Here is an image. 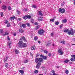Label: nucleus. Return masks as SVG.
<instances>
[{
	"label": "nucleus",
	"instance_id": "obj_1",
	"mask_svg": "<svg viewBox=\"0 0 75 75\" xmlns=\"http://www.w3.org/2000/svg\"><path fill=\"white\" fill-rule=\"evenodd\" d=\"M43 61V60H42V59L41 58H36L35 59V62H36V63H37V65L36 66V67L38 69L40 67V66L41 65V62H42ZM38 62H39V63H38Z\"/></svg>",
	"mask_w": 75,
	"mask_h": 75
},
{
	"label": "nucleus",
	"instance_id": "obj_2",
	"mask_svg": "<svg viewBox=\"0 0 75 75\" xmlns=\"http://www.w3.org/2000/svg\"><path fill=\"white\" fill-rule=\"evenodd\" d=\"M19 45L20 47H27V44L25 43H23V42L21 41H20L18 42Z\"/></svg>",
	"mask_w": 75,
	"mask_h": 75
},
{
	"label": "nucleus",
	"instance_id": "obj_3",
	"mask_svg": "<svg viewBox=\"0 0 75 75\" xmlns=\"http://www.w3.org/2000/svg\"><path fill=\"white\" fill-rule=\"evenodd\" d=\"M58 52L59 53V54L60 55H62L64 54V51L61 49H59L58 50Z\"/></svg>",
	"mask_w": 75,
	"mask_h": 75
},
{
	"label": "nucleus",
	"instance_id": "obj_4",
	"mask_svg": "<svg viewBox=\"0 0 75 75\" xmlns=\"http://www.w3.org/2000/svg\"><path fill=\"white\" fill-rule=\"evenodd\" d=\"M44 32L45 31L43 30H40L38 31V33L40 35H42Z\"/></svg>",
	"mask_w": 75,
	"mask_h": 75
},
{
	"label": "nucleus",
	"instance_id": "obj_5",
	"mask_svg": "<svg viewBox=\"0 0 75 75\" xmlns=\"http://www.w3.org/2000/svg\"><path fill=\"white\" fill-rule=\"evenodd\" d=\"M69 35H74V30H73L71 29V30H68V31L67 33Z\"/></svg>",
	"mask_w": 75,
	"mask_h": 75
},
{
	"label": "nucleus",
	"instance_id": "obj_6",
	"mask_svg": "<svg viewBox=\"0 0 75 75\" xmlns=\"http://www.w3.org/2000/svg\"><path fill=\"white\" fill-rule=\"evenodd\" d=\"M59 13H64L65 11V10H59Z\"/></svg>",
	"mask_w": 75,
	"mask_h": 75
},
{
	"label": "nucleus",
	"instance_id": "obj_7",
	"mask_svg": "<svg viewBox=\"0 0 75 75\" xmlns=\"http://www.w3.org/2000/svg\"><path fill=\"white\" fill-rule=\"evenodd\" d=\"M36 48V47L35 46H32L31 48V50H35Z\"/></svg>",
	"mask_w": 75,
	"mask_h": 75
},
{
	"label": "nucleus",
	"instance_id": "obj_8",
	"mask_svg": "<svg viewBox=\"0 0 75 75\" xmlns=\"http://www.w3.org/2000/svg\"><path fill=\"white\" fill-rule=\"evenodd\" d=\"M11 42H8V43L7 47H9V48H11V46H10V44H11Z\"/></svg>",
	"mask_w": 75,
	"mask_h": 75
},
{
	"label": "nucleus",
	"instance_id": "obj_9",
	"mask_svg": "<svg viewBox=\"0 0 75 75\" xmlns=\"http://www.w3.org/2000/svg\"><path fill=\"white\" fill-rule=\"evenodd\" d=\"M9 34V33L7 31L5 32V34H3V36H4V35H7Z\"/></svg>",
	"mask_w": 75,
	"mask_h": 75
},
{
	"label": "nucleus",
	"instance_id": "obj_10",
	"mask_svg": "<svg viewBox=\"0 0 75 75\" xmlns=\"http://www.w3.org/2000/svg\"><path fill=\"white\" fill-rule=\"evenodd\" d=\"M15 18V16H13L12 17H11L10 18V20L12 21V20H13Z\"/></svg>",
	"mask_w": 75,
	"mask_h": 75
},
{
	"label": "nucleus",
	"instance_id": "obj_11",
	"mask_svg": "<svg viewBox=\"0 0 75 75\" xmlns=\"http://www.w3.org/2000/svg\"><path fill=\"white\" fill-rule=\"evenodd\" d=\"M2 8L3 10H5L6 9V6L5 5H3L2 6Z\"/></svg>",
	"mask_w": 75,
	"mask_h": 75
},
{
	"label": "nucleus",
	"instance_id": "obj_12",
	"mask_svg": "<svg viewBox=\"0 0 75 75\" xmlns=\"http://www.w3.org/2000/svg\"><path fill=\"white\" fill-rule=\"evenodd\" d=\"M67 21V20L66 19H63L62 21V23H65Z\"/></svg>",
	"mask_w": 75,
	"mask_h": 75
},
{
	"label": "nucleus",
	"instance_id": "obj_13",
	"mask_svg": "<svg viewBox=\"0 0 75 75\" xmlns=\"http://www.w3.org/2000/svg\"><path fill=\"white\" fill-rule=\"evenodd\" d=\"M43 20V18L41 17H40L38 19V21H42Z\"/></svg>",
	"mask_w": 75,
	"mask_h": 75
},
{
	"label": "nucleus",
	"instance_id": "obj_14",
	"mask_svg": "<svg viewBox=\"0 0 75 75\" xmlns=\"http://www.w3.org/2000/svg\"><path fill=\"white\" fill-rule=\"evenodd\" d=\"M28 59H25L23 61L24 63H28Z\"/></svg>",
	"mask_w": 75,
	"mask_h": 75
},
{
	"label": "nucleus",
	"instance_id": "obj_15",
	"mask_svg": "<svg viewBox=\"0 0 75 75\" xmlns=\"http://www.w3.org/2000/svg\"><path fill=\"white\" fill-rule=\"evenodd\" d=\"M19 31L20 33H23L24 30H23L21 29H20L19 30Z\"/></svg>",
	"mask_w": 75,
	"mask_h": 75
},
{
	"label": "nucleus",
	"instance_id": "obj_16",
	"mask_svg": "<svg viewBox=\"0 0 75 75\" xmlns=\"http://www.w3.org/2000/svg\"><path fill=\"white\" fill-rule=\"evenodd\" d=\"M19 72L20 73H21L22 74V75L24 74V72L23 70H19Z\"/></svg>",
	"mask_w": 75,
	"mask_h": 75
},
{
	"label": "nucleus",
	"instance_id": "obj_17",
	"mask_svg": "<svg viewBox=\"0 0 75 75\" xmlns=\"http://www.w3.org/2000/svg\"><path fill=\"white\" fill-rule=\"evenodd\" d=\"M25 26H26V24H23L21 25V27H22L23 28H25Z\"/></svg>",
	"mask_w": 75,
	"mask_h": 75
},
{
	"label": "nucleus",
	"instance_id": "obj_18",
	"mask_svg": "<svg viewBox=\"0 0 75 75\" xmlns=\"http://www.w3.org/2000/svg\"><path fill=\"white\" fill-rule=\"evenodd\" d=\"M64 62V63H68V62H69V60L67 59L65 60Z\"/></svg>",
	"mask_w": 75,
	"mask_h": 75
},
{
	"label": "nucleus",
	"instance_id": "obj_19",
	"mask_svg": "<svg viewBox=\"0 0 75 75\" xmlns=\"http://www.w3.org/2000/svg\"><path fill=\"white\" fill-rule=\"evenodd\" d=\"M21 40H24V41H25V37L23 36L22 37L21 39Z\"/></svg>",
	"mask_w": 75,
	"mask_h": 75
},
{
	"label": "nucleus",
	"instance_id": "obj_20",
	"mask_svg": "<svg viewBox=\"0 0 75 75\" xmlns=\"http://www.w3.org/2000/svg\"><path fill=\"white\" fill-rule=\"evenodd\" d=\"M38 13L39 14V15L40 16H42V11H39Z\"/></svg>",
	"mask_w": 75,
	"mask_h": 75
},
{
	"label": "nucleus",
	"instance_id": "obj_21",
	"mask_svg": "<svg viewBox=\"0 0 75 75\" xmlns=\"http://www.w3.org/2000/svg\"><path fill=\"white\" fill-rule=\"evenodd\" d=\"M54 20H55V19L54 18L51 19L50 20V22L51 23H52V22H54Z\"/></svg>",
	"mask_w": 75,
	"mask_h": 75
},
{
	"label": "nucleus",
	"instance_id": "obj_22",
	"mask_svg": "<svg viewBox=\"0 0 75 75\" xmlns=\"http://www.w3.org/2000/svg\"><path fill=\"white\" fill-rule=\"evenodd\" d=\"M15 54H18V51L17 50V49H15Z\"/></svg>",
	"mask_w": 75,
	"mask_h": 75
},
{
	"label": "nucleus",
	"instance_id": "obj_23",
	"mask_svg": "<svg viewBox=\"0 0 75 75\" xmlns=\"http://www.w3.org/2000/svg\"><path fill=\"white\" fill-rule=\"evenodd\" d=\"M4 23L5 24H7L8 23V22L7 20H5Z\"/></svg>",
	"mask_w": 75,
	"mask_h": 75
},
{
	"label": "nucleus",
	"instance_id": "obj_24",
	"mask_svg": "<svg viewBox=\"0 0 75 75\" xmlns=\"http://www.w3.org/2000/svg\"><path fill=\"white\" fill-rule=\"evenodd\" d=\"M65 73L67 74H69V71L68 70H66L65 71Z\"/></svg>",
	"mask_w": 75,
	"mask_h": 75
},
{
	"label": "nucleus",
	"instance_id": "obj_25",
	"mask_svg": "<svg viewBox=\"0 0 75 75\" xmlns=\"http://www.w3.org/2000/svg\"><path fill=\"white\" fill-rule=\"evenodd\" d=\"M5 66L6 68H8V63H6L5 64Z\"/></svg>",
	"mask_w": 75,
	"mask_h": 75
},
{
	"label": "nucleus",
	"instance_id": "obj_26",
	"mask_svg": "<svg viewBox=\"0 0 75 75\" xmlns=\"http://www.w3.org/2000/svg\"><path fill=\"white\" fill-rule=\"evenodd\" d=\"M68 31H69V29H65L64 30V33H67Z\"/></svg>",
	"mask_w": 75,
	"mask_h": 75
},
{
	"label": "nucleus",
	"instance_id": "obj_27",
	"mask_svg": "<svg viewBox=\"0 0 75 75\" xmlns=\"http://www.w3.org/2000/svg\"><path fill=\"white\" fill-rule=\"evenodd\" d=\"M32 7H33L34 8H37V6L34 4L33 5Z\"/></svg>",
	"mask_w": 75,
	"mask_h": 75
},
{
	"label": "nucleus",
	"instance_id": "obj_28",
	"mask_svg": "<svg viewBox=\"0 0 75 75\" xmlns=\"http://www.w3.org/2000/svg\"><path fill=\"white\" fill-rule=\"evenodd\" d=\"M61 43L62 44H65V40H63L61 41Z\"/></svg>",
	"mask_w": 75,
	"mask_h": 75
},
{
	"label": "nucleus",
	"instance_id": "obj_29",
	"mask_svg": "<svg viewBox=\"0 0 75 75\" xmlns=\"http://www.w3.org/2000/svg\"><path fill=\"white\" fill-rule=\"evenodd\" d=\"M26 16L27 17V18H31V17L30 16L28 15H26Z\"/></svg>",
	"mask_w": 75,
	"mask_h": 75
},
{
	"label": "nucleus",
	"instance_id": "obj_30",
	"mask_svg": "<svg viewBox=\"0 0 75 75\" xmlns=\"http://www.w3.org/2000/svg\"><path fill=\"white\" fill-rule=\"evenodd\" d=\"M27 18V15L24 16L23 17V19H24V20H26Z\"/></svg>",
	"mask_w": 75,
	"mask_h": 75
},
{
	"label": "nucleus",
	"instance_id": "obj_31",
	"mask_svg": "<svg viewBox=\"0 0 75 75\" xmlns=\"http://www.w3.org/2000/svg\"><path fill=\"white\" fill-rule=\"evenodd\" d=\"M34 40H35V41H37V40H38V37L37 36L35 37L34 38Z\"/></svg>",
	"mask_w": 75,
	"mask_h": 75
},
{
	"label": "nucleus",
	"instance_id": "obj_32",
	"mask_svg": "<svg viewBox=\"0 0 75 75\" xmlns=\"http://www.w3.org/2000/svg\"><path fill=\"white\" fill-rule=\"evenodd\" d=\"M8 59V57H6V59H4V62H6V61Z\"/></svg>",
	"mask_w": 75,
	"mask_h": 75
},
{
	"label": "nucleus",
	"instance_id": "obj_33",
	"mask_svg": "<svg viewBox=\"0 0 75 75\" xmlns=\"http://www.w3.org/2000/svg\"><path fill=\"white\" fill-rule=\"evenodd\" d=\"M0 32L1 33H3V29H1L0 30Z\"/></svg>",
	"mask_w": 75,
	"mask_h": 75
},
{
	"label": "nucleus",
	"instance_id": "obj_34",
	"mask_svg": "<svg viewBox=\"0 0 75 75\" xmlns=\"http://www.w3.org/2000/svg\"><path fill=\"white\" fill-rule=\"evenodd\" d=\"M59 24V22H55V24L56 25H58Z\"/></svg>",
	"mask_w": 75,
	"mask_h": 75
},
{
	"label": "nucleus",
	"instance_id": "obj_35",
	"mask_svg": "<svg viewBox=\"0 0 75 75\" xmlns=\"http://www.w3.org/2000/svg\"><path fill=\"white\" fill-rule=\"evenodd\" d=\"M34 73L35 74H38V70H36L34 71Z\"/></svg>",
	"mask_w": 75,
	"mask_h": 75
},
{
	"label": "nucleus",
	"instance_id": "obj_36",
	"mask_svg": "<svg viewBox=\"0 0 75 75\" xmlns=\"http://www.w3.org/2000/svg\"><path fill=\"white\" fill-rule=\"evenodd\" d=\"M64 27V25L63 24H61L60 25V28H62Z\"/></svg>",
	"mask_w": 75,
	"mask_h": 75
},
{
	"label": "nucleus",
	"instance_id": "obj_37",
	"mask_svg": "<svg viewBox=\"0 0 75 75\" xmlns=\"http://www.w3.org/2000/svg\"><path fill=\"white\" fill-rule=\"evenodd\" d=\"M70 60L72 62V61H75V59H74V58H71Z\"/></svg>",
	"mask_w": 75,
	"mask_h": 75
},
{
	"label": "nucleus",
	"instance_id": "obj_38",
	"mask_svg": "<svg viewBox=\"0 0 75 75\" xmlns=\"http://www.w3.org/2000/svg\"><path fill=\"white\" fill-rule=\"evenodd\" d=\"M52 73H53V75H55V71L54 70H52Z\"/></svg>",
	"mask_w": 75,
	"mask_h": 75
},
{
	"label": "nucleus",
	"instance_id": "obj_39",
	"mask_svg": "<svg viewBox=\"0 0 75 75\" xmlns=\"http://www.w3.org/2000/svg\"><path fill=\"white\" fill-rule=\"evenodd\" d=\"M6 25H7V27H10L11 26L10 23H8Z\"/></svg>",
	"mask_w": 75,
	"mask_h": 75
},
{
	"label": "nucleus",
	"instance_id": "obj_40",
	"mask_svg": "<svg viewBox=\"0 0 75 75\" xmlns=\"http://www.w3.org/2000/svg\"><path fill=\"white\" fill-rule=\"evenodd\" d=\"M0 14L2 17H3V12H1L0 13Z\"/></svg>",
	"mask_w": 75,
	"mask_h": 75
},
{
	"label": "nucleus",
	"instance_id": "obj_41",
	"mask_svg": "<svg viewBox=\"0 0 75 75\" xmlns=\"http://www.w3.org/2000/svg\"><path fill=\"white\" fill-rule=\"evenodd\" d=\"M43 58L44 59H47V57L45 56H43Z\"/></svg>",
	"mask_w": 75,
	"mask_h": 75
},
{
	"label": "nucleus",
	"instance_id": "obj_42",
	"mask_svg": "<svg viewBox=\"0 0 75 75\" xmlns=\"http://www.w3.org/2000/svg\"><path fill=\"white\" fill-rule=\"evenodd\" d=\"M26 25H27L28 27H30V23H26Z\"/></svg>",
	"mask_w": 75,
	"mask_h": 75
},
{
	"label": "nucleus",
	"instance_id": "obj_43",
	"mask_svg": "<svg viewBox=\"0 0 75 75\" xmlns=\"http://www.w3.org/2000/svg\"><path fill=\"white\" fill-rule=\"evenodd\" d=\"M8 10H11V8L10 6H9L8 8Z\"/></svg>",
	"mask_w": 75,
	"mask_h": 75
},
{
	"label": "nucleus",
	"instance_id": "obj_44",
	"mask_svg": "<svg viewBox=\"0 0 75 75\" xmlns=\"http://www.w3.org/2000/svg\"><path fill=\"white\" fill-rule=\"evenodd\" d=\"M44 52L46 54H47V53H48V51H47L46 50H44Z\"/></svg>",
	"mask_w": 75,
	"mask_h": 75
},
{
	"label": "nucleus",
	"instance_id": "obj_45",
	"mask_svg": "<svg viewBox=\"0 0 75 75\" xmlns=\"http://www.w3.org/2000/svg\"><path fill=\"white\" fill-rule=\"evenodd\" d=\"M38 28H39V27H38V26H37L36 27V28H35V30H37V29H38Z\"/></svg>",
	"mask_w": 75,
	"mask_h": 75
},
{
	"label": "nucleus",
	"instance_id": "obj_46",
	"mask_svg": "<svg viewBox=\"0 0 75 75\" xmlns=\"http://www.w3.org/2000/svg\"><path fill=\"white\" fill-rule=\"evenodd\" d=\"M50 43H48L47 44V46H50Z\"/></svg>",
	"mask_w": 75,
	"mask_h": 75
},
{
	"label": "nucleus",
	"instance_id": "obj_47",
	"mask_svg": "<svg viewBox=\"0 0 75 75\" xmlns=\"http://www.w3.org/2000/svg\"><path fill=\"white\" fill-rule=\"evenodd\" d=\"M17 12L18 13V14H20V12L18 10L17 11Z\"/></svg>",
	"mask_w": 75,
	"mask_h": 75
},
{
	"label": "nucleus",
	"instance_id": "obj_48",
	"mask_svg": "<svg viewBox=\"0 0 75 75\" xmlns=\"http://www.w3.org/2000/svg\"><path fill=\"white\" fill-rule=\"evenodd\" d=\"M13 35L14 36H16V35H17V34H16V33H15L14 32H13Z\"/></svg>",
	"mask_w": 75,
	"mask_h": 75
},
{
	"label": "nucleus",
	"instance_id": "obj_49",
	"mask_svg": "<svg viewBox=\"0 0 75 75\" xmlns=\"http://www.w3.org/2000/svg\"><path fill=\"white\" fill-rule=\"evenodd\" d=\"M7 39H8V40H9V41H10V38L8 36L7 37Z\"/></svg>",
	"mask_w": 75,
	"mask_h": 75
},
{
	"label": "nucleus",
	"instance_id": "obj_50",
	"mask_svg": "<svg viewBox=\"0 0 75 75\" xmlns=\"http://www.w3.org/2000/svg\"><path fill=\"white\" fill-rule=\"evenodd\" d=\"M61 6H64V4L62 3L61 4Z\"/></svg>",
	"mask_w": 75,
	"mask_h": 75
},
{
	"label": "nucleus",
	"instance_id": "obj_51",
	"mask_svg": "<svg viewBox=\"0 0 75 75\" xmlns=\"http://www.w3.org/2000/svg\"><path fill=\"white\" fill-rule=\"evenodd\" d=\"M53 34H54V33H51V36H52V37H53Z\"/></svg>",
	"mask_w": 75,
	"mask_h": 75
},
{
	"label": "nucleus",
	"instance_id": "obj_52",
	"mask_svg": "<svg viewBox=\"0 0 75 75\" xmlns=\"http://www.w3.org/2000/svg\"><path fill=\"white\" fill-rule=\"evenodd\" d=\"M51 53H49L48 54V57H50L51 56Z\"/></svg>",
	"mask_w": 75,
	"mask_h": 75
},
{
	"label": "nucleus",
	"instance_id": "obj_53",
	"mask_svg": "<svg viewBox=\"0 0 75 75\" xmlns=\"http://www.w3.org/2000/svg\"><path fill=\"white\" fill-rule=\"evenodd\" d=\"M38 23L37 22H36V23H35V25H38Z\"/></svg>",
	"mask_w": 75,
	"mask_h": 75
},
{
	"label": "nucleus",
	"instance_id": "obj_54",
	"mask_svg": "<svg viewBox=\"0 0 75 75\" xmlns=\"http://www.w3.org/2000/svg\"><path fill=\"white\" fill-rule=\"evenodd\" d=\"M59 10H65V9L64 8H60L59 9Z\"/></svg>",
	"mask_w": 75,
	"mask_h": 75
},
{
	"label": "nucleus",
	"instance_id": "obj_55",
	"mask_svg": "<svg viewBox=\"0 0 75 75\" xmlns=\"http://www.w3.org/2000/svg\"><path fill=\"white\" fill-rule=\"evenodd\" d=\"M56 67L57 68H59V66H56Z\"/></svg>",
	"mask_w": 75,
	"mask_h": 75
},
{
	"label": "nucleus",
	"instance_id": "obj_56",
	"mask_svg": "<svg viewBox=\"0 0 75 75\" xmlns=\"http://www.w3.org/2000/svg\"><path fill=\"white\" fill-rule=\"evenodd\" d=\"M40 57H43V55H42V54H41Z\"/></svg>",
	"mask_w": 75,
	"mask_h": 75
},
{
	"label": "nucleus",
	"instance_id": "obj_57",
	"mask_svg": "<svg viewBox=\"0 0 75 75\" xmlns=\"http://www.w3.org/2000/svg\"><path fill=\"white\" fill-rule=\"evenodd\" d=\"M21 20V19L20 18H18V20H19V21H20V20Z\"/></svg>",
	"mask_w": 75,
	"mask_h": 75
},
{
	"label": "nucleus",
	"instance_id": "obj_58",
	"mask_svg": "<svg viewBox=\"0 0 75 75\" xmlns=\"http://www.w3.org/2000/svg\"><path fill=\"white\" fill-rule=\"evenodd\" d=\"M38 43H39V44H40L41 43V41H38Z\"/></svg>",
	"mask_w": 75,
	"mask_h": 75
},
{
	"label": "nucleus",
	"instance_id": "obj_59",
	"mask_svg": "<svg viewBox=\"0 0 75 75\" xmlns=\"http://www.w3.org/2000/svg\"><path fill=\"white\" fill-rule=\"evenodd\" d=\"M30 55H31V56H33V54H32V53H31V52H30Z\"/></svg>",
	"mask_w": 75,
	"mask_h": 75
},
{
	"label": "nucleus",
	"instance_id": "obj_60",
	"mask_svg": "<svg viewBox=\"0 0 75 75\" xmlns=\"http://www.w3.org/2000/svg\"><path fill=\"white\" fill-rule=\"evenodd\" d=\"M37 57H38V54H37Z\"/></svg>",
	"mask_w": 75,
	"mask_h": 75
},
{
	"label": "nucleus",
	"instance_id": "obj_61",
	"mask_svg": "<svg viewBox=\"0 0 75 75\" xmlns=\"http://www.w3.org/2000/svg\"><path fill=\"white\" fill-rule=\"evenodd\" d=\"M72 45H75V44H72Z\"/></svg>",
	"mask_w": 75,
	"mask_h": 75
},
{
	"label": "nucleus",
	"instance_id": "obj_62",
	"mask_svg": "<svg viewBox=\"0 0 75 75\" xmlns=\"http://www.w3.org/2000/svg\"><path fill=\"white\" fill-rule=\"evenodd\" d=\"M39 75H43V74H40Z\"/></svg>",
	"mask_w": 75,
	"mask_h": 75
},
{
	"label": "nucleus",
	"instance_id": "obj_63",
	"mask_svg": "<svg viewBox=\"0 0 75 75\" xmlns=\"http://www.w3.org/2000/svg\"><path fill=\"white\" fill-rule=\"evenodd\" d=\"M1 3V1H0V3Z\"/></svg>",
	"mask_w": 75,
	"mask_h": 75
},
{
	"label": "nucleus",
	"instance_id": "obj_64",
	"mask_svg": "<svg viewBox=\"0 0 75 75\" xmlns=\"http://www.w3.org/2000/svg\"><path fill=\"white\" fill-rule=\"evenodd\" d=\"M74 33L75 34V30L74 31Z\"/></svg>",
	"mask_w": 75,
	"mask_h": 75
}]
</instances>
